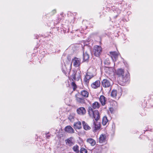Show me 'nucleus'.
Listing matches in <instances>:
<instances>
[{"mask_svg":"<svg viewBox=\"0 0 153 153\" xmlns=\"http://www.w3.org/2000/svg\"><path fill=\"white\" fill-rule=\"evenodd\" d=\"M83 59L85 61L88 60L89 58V55L87 52L83 53Z\"/></svg>","mask_w":153,"mask_h":153,"instance_id":"22","label":"nucleus"},{"mask_svg":"<svg viewBox=\"0 0 153 153\" xmlns=\"http://www.w3.org/2000/svg\"><path fill=\"white\" fill-rule=\"evenodd\" d=\"M116 73L119 77L122 78L123 82H126L128 80V77L124 76V72L123 70L121 69L118 70L117 71Z\"/></svg>","mask_w":153,"mask_h":153,"instance_id":"3","label":"nucleus"},{"mask_svg":"<svg viewBox=\"0 0 153 153\" xmlns=\"http://www.w3.org/2000/svg\"><path fill=\"white\" fill-rule=\"evenodd\" d=\"M51 135L49 133H47L46 134V137L47 138H49L50 137Z\"/></svg>","mask_w":153,"mask_h":153,"instance_id":"30","label":"nucleus"},{"mask_svg":"<svg viewBox=\"0 0 153 153\" xmlns=\"http://www.w3.org/2000/svg\"><path fill=\"white\" fill-rule=\"evenodd\" d=\"M75 116V114L74 113H71L68 117V119L71 121H73Z\"/></svg>","mask_w":153,"mask_h":153,"instance_id":"23","label":"nucleus"},{"mask_svg":"<svg viewBox=\"0 0 153 153\" xmlns=\"http://www.w3.org/2000/svg\"><path fill=\"white\" fill-rule=\"evenodd\" d=\"M87 150L83 148H81L80 150V153H87Z\"/></svg>","mask_w":153,"mask_h":153,"instance_id":"28","label":"nucleus"},{"mask_svg":"<svg viewBox=\"0 0 153 153\" xmlns=\"http://www.w3.org/2000/svg\"><path fill=\"white\" fill-rule=\"evenodd\" d=\"M87 142L89 143H96L95 140L91 138H89L87 139Z\"/></svg>","mask_w":153,"mask_h":153,"instance_id":"25","label":"nucleus"},{"mask_svg":"<svg viewBox=\"0 0 153 153\" xmlns=\"http://www.w3.org/2000/svg\"><path fill=\"white\" fill-rule=\"evenodd\" d=\"M65 131L67 132L72 133L74 132V130L70 126H68L65 128Z\"/></svg>","mask_w":153,"mask_h":153,"instance_id":"14","label":"nucleus"},{"mask_svg":"<svg viewBox=\"0 0 153 153\" xmlns=\"http://www.w3.org/2000/svg\"><path fill=\"white\" fill-rule=\"evenodd\" d=\"M88 113L90 116L91 117H93L95 120H97L99 119V114L97 110L94 111L91 108L89 110Z\"/></svg>","mask_w":153,"mask_h":153,"instance_id":"2","label":"nucleus"},{"mask_svg":"<svg viewBox=\"0 0 153 153\" xmlns=\"http://www.w3.org/2000/svg\"><path fill=\"white\" fill-rule=\"evenodd\" d=\"M73 150L74 152L76 153L79 152V147L77 145H76L73 147Z\"/></svg>","mask_w":153,"mask_h":153,"instance_id":"27","label":"nucleus"},{"mask_svg":"<svg viewBox=\"0 0 153 153\" xmlns=\"http://www.w3.org/2000/svg\"><path fill=\"white\" fill-rule=\"evenodd\" d=\"M71 78L72 80L78 81L81 78V72L78 70L76 71H73V73L71 76Z\"/></svg>","mask_w":153,"mask_h":153,"instance_id":"1","label":"nucleus"},{"mask_svg":"<svg viewBox=\"0 0 153 153\" xmlns=\"http://www.w3.org/2000/svg\"><path fill=\"white\" fill-rule=\"evenodd\" d=\"M103 87L105 88H108L111 85V82L110 80L107 79H104L102 82Z\"/></svg>","mask_w":153,"mask_h":153,"instance_id":"6","label":"nucleus"},{"mask_svg":"<svg viewBox=\"0 0 153 153\" xmlns=\"http://www.w3.org/2000/svg\"><path fill=\"white\" fill-rule=\"evenodd\" d=\"M75 139L73 137H71L65 140V143H75Z\"/></svg>","mask_w":153,"mask_h":153,"instance_id":"15","label":"nucleus"},{"mask_svg":"<svg viewBox=\"0 0 153 153\" xmlns=\"http://www.w3.org/2000/svg\"><path fill=\"white\" fill-rule=\"evenodd\" d=\"M69 70H70V65H69Z\"/></svg>","mask_w":153,"mask_h":153,"instance_id":"31","label":"nucleus"},{"mask_svg":"<svg viewBox=\"0 0 153 153\" xmlns=\"http://www.w3.org/2000/svg\"><path fill=\"white\" fill-rule=\"evenodd\" d=\"M76 99L77 102H79L83 103L85 102L84 98L81 97L80 95L78 94H77L75 95Z\"/></svg>","mask_w":153,"mask_h":153,"instance_id":"8","label":"nucleus"},{"mask_svg":"<svg viewBox=\"0 0 153 153\" xmlns=\"http://www.w3.org/2000/svg\"><path fill=\"white\" fill-rule=\"evenodd\" d=\"M102 105H104L106 102V98L103 96H101L99 99Z\"/></svg>","mask_w":153,"mask_h":153,"instance_id":"12","label":"nucleus"},{"mask_svg":"<svg viewBox=\"0 0 153 153\" xmlns=\"http://www.w3.org/2000/svg\"><path fill=\"white\" fill-rule=\"evenodd\" d=\"M93 125L94 128V132H95L97 130H99L100 128V124L97 122H94Z\"/></svg>","mask_w":153,"mask_h":153,"instance_id":"10","label":"nucleus"},{"mask_svg":"<svg viewBox=\"0 0 153 153\" xmlns=\"http://www.w3.org/2000/svg\"><path fill=\"white\" fill-rule=\"evenodd\" d=\"M108 121V120L106 116L103 117L102 119V124L103 125L105 126L106 125Z\"/></svg>","mask_w":153,"mask_h":153,"instance_id":"24","label":"nucleus"},{"mask_svg":"<svg viewBox=\"0 0 153 153\" xmlns=\"http://www.w3.org/2000/svg\"><path fill=\"white\" fill-rule=\"evenodd\" d=\"M71 85L73 88L74 90L76 88V85L74 82H72Z\"/></svg>","mask_w":153,"mask_h":153,"instance_id":"29","label":"nucleus"},{"mask_svg":"<svg viewBox=\"0 0 153 153\" xmlns=\"http://www.w3.org/2000/svg\"><path fill=\"white\" fill-rule=\"evenodd\" d=\"M81 95L85 97H88L89 93L86 91L83 90L80 92Z\"/></svg>","mask_w":153,"mask_h":153,"instance_id":"18","label":"nucleus"},{"mask_svg":"<svg viewBox=\"0 0 153 153\" xmlns=\"http://www.w3.org/2000/svg\"><path fill=\"white\" fill-rule=\"evenodd\" d=\"M111 96L113 97H116L117 95V91L116 90H113L111 93Z\"/></svg>","mask_w":153,"mask_h":153,"instance_id":"26","label":"nucleus"},{"mask_svg":"<svg viewBox=\"0 0 153 153\" xmlns=\"http://www.w3.org/2000/svg\"><path fill=\"white\" fill-rule=\"evenodd\" d=\"M105 72L108 74H110L113 73V69L112 68L106 67L105 69Z\"/></svg>","mask_w":153,"mask_h":153,"instance_id":"17","label":"nucleus"},{"mask_svg":"<svg viewBox=\"0 0 153 153\" xmlns=\"http://www.w3.org/2000/svg\"><path fill=\"white\" fill-rule=\"evenodd\" d=\"M82 124L83 128L84 129L86 130H88L90 129V127L84 121H83L82 122Z\"/></svg>","mask_w":153,"mask_h":153,"instance_id":"19","label":"nucleus"},{"mask_svg":"<svg viewBox=\"0 0 153 153\" xmlns=\"http://www.w3.org/2000/svg\"><path fill=\"white\" fill-rule=\"evenodd\" d=\"M77 113L80 115H83L86 113V110L85 108L83 107L78 108L76 110Z\"/></svg>","mask_w":153,"mask_h":153,"instance_id":"9","label":"nucleus"},{"mask_svg":"<svg viewBox=\"0 0 153 153\" xmlns=\"http://www.w3.org/2000/svg\"><path fill=\"white\" fill-rule=\"evenodd\" d=\"M109 53L113 60L114 61H116L117 58L118 54L114 51L110 52Z\"/></svg>","mask_w":153,"mask_h":153,"instance_id":"7","label":"nucleus"},{"mask_svg":"<svg viewBox=\"0 0 153 153\" xmlns=\"http://www.w3.org/2000/svg\"><path fill=\"white\" fill-rule=\"evenodd\" d=\"M106 139L105 136L103 135H101L100 136L99 138V142L102 143L105 142Z\"/></svg>","mask_w":153,"mask_h":153,"instance_id":"20","label":"nucleus"},{"mask_svg":"<svg viewBox=\"0 0 153 153\" xmlns=\"http://www.w3.org/2000/svg\"><path fill=\"white\" fill-rule=\"evenodd\" d=\"M81 127V124L80 122H78L74 124V128L75 129H79Z\"/></svg>","mask_w":153,"mask_h":153,"instance_id":"16","label":"nucleus"},{"mask_svg":"<svg viewBox=\"0 0 153 153\" xmlns=\"http://www.w3.org/2000/svg\"><path fill=\"white\" fill-rule=\"evenodd\" d=\"M100 107V104L97 102H95L92 105V107L94 109H97Z\"/></svg>","mask_w":153,"mask_h":153,"instance_id":"21","label":"nucleus"},{"mask_svg":"<svg viewBox=\"0 0 153 153\" xmlns=\"http://www.w3.org/2000/svg\"><path fill=\"white\" fill-rule=\"evenodd\" d=\"M92 77V76H91L88 75V74H86L84 79V81L86 85H88L89 82V80Z\"/></svg>","mask_w":153,"mask_h":153,"instance_id":"13","label":"nucleus"},{"mask_svg":"<svg viewBox=\"0 0 153 153\" xmlns=\"http://www.w3.org/2000/svg\"><path fill=\"white\" fill-rule=\"evenodd\" d=\"M72 63L74 66L75 67H78L81 63V60L79 58L75 57L72 60Z\"/></svg>","mask_w":153,"mask_h":153,"instance_id":"5","label":"nucleus"},{"mask_svg":"<svg viewBox=\"0 0 153 153\" xmlns=\"http://www.w3.org/2000/svg\"><path fill=\"white\" fill-rule=\"evenodd\" d=\"M120 11L119 10L118 13H120Z\"/></svg>","mask_w":153,"mask_h":153,"instance_id":"32","label":"nucleus"},{"mask_svg":"<svg viewBox=\"0 0 153 153\" xmlns=\"http://www.w3.org/2000/svg\"><path fill=\"white\" fill-rule=\"evenodd\" d=\"M102 51V48L101 46L96 45L94 47L93 53L95 56H99Z\"/></svg>","mask_w":153,"mask_h":153,"instance_id":"4","label":"nucleus"},{"mask_svg":"<svg viewBox=\"0 0 153 153\" xmlns=\"http://www.w3.org/2000/svg\"><path fill=\"white\" fill-rule=\"evenodd\" d=\"M100 82L99 80H97L94 82L91 85L92 88L96 89L100 86Z\"/></svg>","mask_w":153,"mask_h":153,"instance_id":"11","label":"nucleus"},{"mask_svg":"<svg viewBox=\"0 0 153 153\" xmlns=\"http://www.w3.org/2000/svg\"><path fill=\"white\" fill-rule=\"evenodd\" d=\"M94 144H94V145H92V146H94Z\"/></svg>","mask_w":153,"mask_h":153,"instance_id":"33","label":"nucleus"}]
</instances>
